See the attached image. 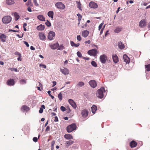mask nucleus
<instances>
[{
    "label": "nucleus",
    "instance_id": "13",
    "mask_svg": "<svg viewBox=\"0 0 150 150\" xmlns=\"http://www.w3.org/2000/svg\"><path fill=\"white\" fill-rule=\"evenodd\" d=\"M124 61L127 64L129 63L130 61V59L126 54H124L123 56Z\"/></svg>",
    "mask_w": 150,
    "mask_h": 150
},
{
    "label": "nucleus",
    "instance_id": "49",
    "mask_svg": "<svg viewBox=\"0 0 150 150\" xmlns=\"http://www.w3.org/2000/svg\"><path fill=\"white\" fill-rule=\"evenodd\" d=\"M14 54L15 55H18L19 56H20V57L21 56V54L20 53H19L18 52H17V51H16L15 52Z\"/></svg>",
    "mask_w": 150,
    "mask_h": 150
},
{
    "label": "nucleus",
    "instance_id": "14",
    "mask_svg": "<svg viewBox=\"0 0 150 150\" xmlns=\"http://www.w3.org/2000/svg\"><path fill=\"white\" fill-rule=\"evenodd\" d=\"M60 71L64 75H68L69 74V71L67 68H64L63 69L60 68Z\"/></svg>",
    "mask_w": 150,
    "mask_h": 150
},
{
    "label": "nucleus",
    "instance_id": "46",
    "mask_svg": "<svg viewBox=\"0 0 150 150\" xmlns=\"http://www.w3.org/2000/svg\"><path fill=\"white\" fill-rule=\"evenodd\" d=\"M60 109L63 112L65 111L66 110V108L63 106H61L60 107Z\"/></svg>",
    "mask_w": 150,
    "mask_h": 150
},
{
    "label": "nucleus",
    "instance_id": "63",
    "mask_svg": "<svg viewBox=\"0 0 150 150\" xmlns=\"http://www.w3.org/2000/svg\"><path fill=\"white\" fill-rule=\"evenodd\" d=\"M30 49L33 50H35V48L33 46H31L30 47Z\"/></svg>",
    "mask_w": 150,
    "mask_h": 150
},
{
    "label": "nucleus",
    "instance_id": "39",
    "mask_svg": "<svg viewBox=\"0 0 150 150\" xmlns=\"http://www.w3.org/2000/svg\"><path fill=\"white\" fill-rule=\"evenodd\" d=\"M76 15L77 16H78V20L79 22L80 21H81V19L82 17V16H81V15L80 14H79V13L77 14Z\"/></svg>",
    "mask_w": 150,
    "mask_h": 150
},
{
    "label": "nucleus",
    "instance_id": "44",
    "mask_svg": "<svg viewBox=\"0 0 150 150\" xmlns=\"http://www.w3.org/2000/svg\"><path fill=\"white\" fill-rule=\"evenodd\" d=\"M6 38V36L4 34H2L0 36V39H5Z\"/></svg>",
    "mask_w": 150,
    "mask_h": 150
},
{
    "label": "nucleus",
    "instance_id": "43",
    "mask_svg": "<svg viewBox=\"0 0 150 150\" xmlns=\"http://www.w3.org/2000/svg\"><path fill=\"white\" fill-rule=\"evenodd\" d=\"M77 54L78 56L80 58L82 57V55L80 52L78 51L77 52Z\"/></svg>",
    "mask_w": 150,
    "mask_h": 150
},
{
    "label": "nucleus",
    "instance_id": "29",
    "mask_svg": "<svg viewBox=\"0 0 150 150\" xmlns=\"http://www.w3.org/2000/svg\"><path fill=\"white\" fill-rule=\"evenodd\" d=\"M122 29V28L121 27H117L115 30L114 32L115 33H118Z\"/></svg>",
    "mask_w": 150,
    "mask_h": 150
},
{
    "label": "nucleus",
    "instance_id": "62",
    "mask_svg": "<svg viewBox=\"0 0 150 150\" xmlns=\"http://www.w3.org/2000/svg\"><path fill=\"white\" fill-rule=\"evenodd\" d=\"M52 83H53V85L52 86V87L54 86L55 85H56L57 83L55 81H53L52 82Z\"/></svg>",
    "mask_w": 150,
    "mask_h": 150
},
{
    "label": "nucleus",
    "instance_id": "15",
    "mask_svg": "<svg viewBox=\"0 0 150 150\" xmlns=\"http://www.w3.org/2000/svg\"><path fill=\"white\" fill-rule=\"evenodd\" d=\"M81 115L84 118L86 117L88 115V112L86 109H84L81 111Z\"/></svg>",
    "mask_w": 150,
    "mask_h": 150
},
{
    "label": "nucleus",
    "instance_id": "1",
    "mask_svg": "<svg viewBox=\"0 0 150 150\" xmlns=\"http://www.w3.org/2000/svg\"><path fill=\"white\" fill-rule=\"evenodd\" d=\"M106 93V91L103 87H102L100 89H98L96 93L97 97L100 99L103 97L104 94Z\"/></svg>",
    "mask_w": 150,
    "mask_h": 150
},
{
    "label": "nucleus",
    "instance_id": "17",
    "mask_svg": "<svg viewBox=\"0 0 150 150\" xmlns=\"http://www.w3.org/2000/svg\"><path fill=\"white\" fill-rule=\"evenodd\" d=\"M112 58L113 61L115 63H116L118 62V58L117 55L115 54L113 55L112 56Z\"/></svg>",
    "mask_w": 150,
    "mask_h": 150
},
{
    "label": "nucleus",
    "instance_id": "22",
    "mask_svg": "<svg viewBox=\"0 0 150 150\" xmlns=\"http://www.w3.org/2000/svg\"><path fill=\"white\" fill-rule=\"evenodd\" d=\"M39 37L40 38V39L42 40H45V36L43 33H40Z\"/></svg>",
    "mask_w": 150,
    "mask_h": 150
},
{
    "label": "nucleus",
    "instance_id": "54",
    "mask_svg": "<svg viewBox=\"0 0 150 150\" xmlns=\"http://www.w3.org/2000/svg\"><path fill=\"white\" fill-rule=\"evenodd\" d=\"M77 39L79 41H80L81 40V37L80 35H77Z\"/></svg>",
    "mask_w": 150,
    "mask_h": 150
},
{
    "label": "nucleus",
    "instance_id": "61",
    "mask_svg": "<svg viewBox=\"0 0 150 150\" xmlns=\"http://www.w3.org/2000/svg\"><path fill=\"white\" fill-rule=\"evenodd\" d=\"M23 34H22V35L21 36H20V35L18 34L16 35V36L18 37L19 38H22L23 36Z\"/></svg>",
    "mask_w": 150,
    "mask_h": 150
},
{
    "label": "nucleus",
    "instance_id": "6",
    "mask_svg": "<svg viewBox=\"0 0 150 150\" xmlns=\"http://www.w3.org/2000/svg\"><path fill=\"white\" fill-rule=\"evenodd\" d=\"M107 57L105 54L101 55L100 57V62L103 64H105L106 62Z\"/></svg>",
    "mask_w": 150,
    "mask_h": 150
},
{
    "label": "nucleus",
    "instance_id": "42",
    "mask_svg": "<svg viewBox=\"0 0 150 150\" xmlns=\"http://www.w3.org/2000/svg\"><path fill=\"white\" fill-rule=\"evenodd\" d=\"M146 73V76L147 79H149L150 78V74H149L148 73H147L145 71Z\"/></svg>",
    "mask_w": 150,
    "mask_h": 150
},
{
    "label": "nucleus",
    "instance_id": "51",
    "mask_svg": "<svg viewBox=\"0 0 150 150\" xmlns=\"http://www.w3.org/2000/svg\"><path fill=\"white\" fill-rule=\"evenodd\" d=\"M9 32H11L12 31L14 32H18L19 31L18 30H12V29H9L8 30Z\"/></svg>",
    "mask_w": 150,
    "mask_h": 150
},
{
    "label": "nucleus",
    "instance_id": "56",
    "mask_svg": "<svg viewBox=\"0 0 150 150\" xmlns=\"http://www.w3.org/2000/svg\"><path fill=\"white\" fill-rule=\"evenodd\" d=\"M50 130V127L49 126H47L45 129V131L46 132Z\"/></svg>",
    "mask_w": 150,
    "mask_h": 150
},
{
    "label": "nucleus",
    "instance_id": "33",
    "mask_svg": "<svg viewBox=\"0 0 150 150\" xmlns=\"http://www.w3.org/2000/svg\"><path fill=\"white\" fill-rule=\"evenodd\" d=\"M6 3L9 5H12L14 4V2L12 0H6Z\"/></svg>",
    "mask_w": 150,
    "mask_h": 150
},
{
    "label": "nucleus",
    "instance_id": "3",
    "mask_svg": "<svg viewBox=\"0 0 150 150\" xmlns=\"http://www.w3.org/2000/svg\"><path fill=\"white\" fill-rule=\"evenodd\" d=\"M55 6L57 8L63 9L65 8L64 5L61 2H58L55 4Z\"/></svg>",
    "mask_w": 150,
    "mask_h": 150
},
{
    "label": "nucleus",
    "instance_id": "5",
    "mask_svg": "<svg viewBox=\"0 0 150 150\" xmlns=\"http://www.w3.org/2000/svg\"><path fill=\"white\" fill-rule=\"evenodd\" d=\"M88 53L91 56H95L97 54V50L96 49L89 50L88 52Z\"/></svg>",
    "mask_w": 150,
    "mask_h": 150
},
{
    "label": "nucleus",
    "instance_id": "16",
    "mask_svg": "<svg viewBox=\"0 0 150 150\" xmlns=\"http://www.w3.org/2000/svg\"><path fill=\"white\" fill-rule=\"evenodd\" d=\"M89 33V32L87 30H83L82 32L81 35L82 36L84 37H86L88 35Z\"/></svg>",
    "mask_w": 150,
    "mask_h": 150
},
{
    "label": "nucleus",
    "instance_id": "36",
    "mask_svg": "<svg viewBox=\"0 0 150 150\" xmlns=\"http://www.w3.org/2000/svg\"><path fill=\"white\" fill-rule=\"evenodd\" d=\"M45 24L48 27H50L51 25V23L47 20V22L45 23Z\"/></svg>",
    "mask_w": 150,
    "mask_h": 150
},
{
    "label": "nucleus",
    "instance_id": "37",
    "mask_svg": "<svg viewBox=\"0 0 150 150\" xmlns=\"http://www.w3.org/2000/svg\"><path fill=\"white\" fill-rule=\"evenodd\" d=\"M64 49V47L63 45L62 44L61 45L60 44L59 47L57 48V50H62Z\"/></svg>",
    "mask_w": 150,
    "mask_h": 150
},
{
    "label": "nucleus",
    "instance_id": "35",
    "mask_svg": "<svg viewBox=\"0 0 150 150\" xmlns=\"http://www.w3.org/2000/svg\"><path fill=\"white\" fill-rule=\"evenodd\" d=\"M9 70H11V71H14L15 72H19V70H17V69L15 68H9Z\"/></svg>",
    "mask_w": 150,
    "mask_h": 150
},
{
    "label": "nucleus",
    "instance_id": "27",
    "mask_svg": "<svg viewBox=\"0 0 150 150\" xmlns=\"http://www.w3.org/2000/svg\"><path fill=\"white\" fill-rule=\"evenodd\" d=\"M48 16L52 18H53L54 13L52 11H50L47 13Z\"/></svg>",
    "mask_w": 150,
    "mask_h": 150
},
{
    "label": "nucleus",
    "instance_id": "64",
    "mask_svg": "<svg viewBox=\"0 0 150 150\" xmlns=\"http://www.w3.org/2000/svg\"><path fill=\"white\" fill-rule=\"evenodd\" d=\"M21 57L19 56L18 57L17 59L18 60V61H21L22 59H21Z\"/></svg>",
    "mask_w": 150,
    "mask_h": 150
},
{
    "label": "nucleus",
    "instance_id": "55",
    "mask_svg": "<svg viewBox=\"0 0 150 150\" xmlns=\"http://www.w3.org/2000/svg\"><path fill=\"white\" fill-rule=\"evenodd\" d=\"M23 42L24 43V44H25V45L27 47H29V45L28 43L26 42V41H24Z\"/></svg>",
    "mask_w": 150,
    "mask_h": 150
},
{
    "label": "nucleus",
    "instance_id": "18",
    "mask_svg": "<svg viewBox=\"0 0 150 150\" xmlns=\"http://www.w3.org/2000/svg\"><path fill=\"white\" fill-rule=\"evenodd\" d=\"M59 44L58 42H57L56 43H54L52 45H50L51 48L53 50H55L59 47Z\"/></svg>",
    "mask_w": 150,
    "mask_h": 150
},
{
    "label": "nucleus",
    "instance_id": "23",
    "mask_svg": "<svg viewBox=\"0 0 150 150\" xmlns=\"http://www.w3.org/2000/svg\"><path fill=\"white\" fill-rule=\"evenodd\" d=\"M74 142L73 141L71 140H69L67 141L65 144L66 146L67 147H68L70 145L74 143Z\"/></svg>",
    "mask_w": 150,
    "mask_h": 150
},
{
    "label": "nucleus",
    "instance_id": "47",
    "mask_svg": "<svg viewBox=\"0 0 150 150\" xmlns=\"http://www.w3.org/2000/svg\"><path fill=\"white\" fill-rule=\"evenodd\" d=\"M39 66L40 67H42L44 69H45L46 68V66L45 65L41 64H39Z\"/></svg>",
    "mask_w": 150,
    "mask_h": 150
},
{
    "label": "nucleus",
    "instance_id": "2",
    "mask_svg": "<svg viewBox=\"0 0 150 150\" xmlns=\"http://www.w3.org/2000/svg\"><path fill=\"white\" fill-rule=\"evenodd\" d=\"M76 126L75 123H72L67 127V130L68 133H70L76 129Z\"/></svg>",
    "mask_w": 150,
    "mask_h": 150
},
{
    "label": "nucleus",
    "instance_id": "48",
    "mask_svg": "<svg viewBox=\"0 0 150 150\" xmlns=\"http://www.w3.org/2000/svg\"><path fill=\"white\" fill-rule=\"evenodd\" d=\"M104 24V23L103 22H102L101 24H100L98 26V29L99 30H100V29L102 28V27Z\"/></svg>",
    "mask_w": 150,
    "mask_h": 150
},
{
    "label": "nucleus",
    "instance_id": "60",
    "mask_svg": "<svg viewBox=\"0 0 150 150\" xmlns=\"http://www.w3.org/2000/svg\"><path fill=\"white\" fill-rule=\"evenodd\" d=\"M90 43H91V41L90 40H88L87 41H86L85 42V43H86V44L88 43V44H90Z\"/></svg>",
    "mask_w": 150,
    "mask_h": 150
},
{
    "label": "nucleus",
    "instance_id": "50",
    "mask_svg": "<svg viewBox=\"0 0 150 150\" xmlns=\"http://www.w3.org/2000/svg\"><path fill=\"white\" fill-rule=\"evenodd\" d=\"M55 142L54 140H53L51 142V147H54V145L55 144Z\"/></svg>",
    "mask_w": 150,
    "mask_h": 150
},
{
    "label": "nucleus",
    "instance_id": "31",
    "mask_svg": "<svg viewBox=\"0 0 150 150\" xmlns=\"http://www.w3.org/2000/svg\"><path fill=\"white\" fill-rule=\"evenodd\" d=\"M14 15L16 21H17L20 18V16L17 12H15L14 13Z\"/></svg>",
    "mask_w": 150,
    "mask_h": 150
},
{
    "label": "nucleus",
    "instance_id": "32",
    "mask_svg": "<svg viewBox=\"0 0 150 150\" xmlns=\"http://www.w3.org/2000/svg\"><path fill=\"white\" fill-rule=\"evenodd\" d=\"M84 85L85 83L84 82L82 81H80L77 83V86L78 87H82Z\"/></svg>",
    "mask_w": 150,
    "mask_h": 150
},
{
    "label": "nucleus",
    "instance_id": "9",
    "mask_svg": "<svg viewBox=\"0 0 150 150\" xmlns=\"http://www.w3.org/2000/svg\"><path fill=\"white\" fill-rule=\"evenodd\" d=\"M90 86L93 88H95L97 86L96 82L95 80H90L88 82Z\"/></svg>",
    "mask_w": 150,
    "mask_h": 150
},
{
    "label": "nucleus",
    "instance_id": "57",
    "mask_svg": "<svg viewBox=\"0 0 150 150\" xmlns=\"http://www.w3.org/2000/svg\"><path fill=\"white\" fill-rule=\"evenodd\" d=\"M43 110L42 108H40L39 110V112L40 113H42L43 112Z\"/></svg>",
    "mask_w": 150,
    "mask_h": 150
},
{
    "label": "nucleus",
    "instance_id": "8",
    "mask_svg": "<svg viewBox=\"0 0 150 150\" xmlns=\"http://www.w3.org/2000/svg\"><path fill=\"white\" fill-rule=\"evenodd\" d=\"M89 6L91 8L95 9L98 7V5L96 3L92 1L89 3Z\"/></svg>",
    "mask_w": 150,
    "mask_h": 150
},
{
    "label": "nucleus",
    "instance_id": "20",
    "mask_svg": "<svg viewBox=\"0 0 150 150\" xmlns=\"http://www.w3.org/2000/svg\"><path fill=\"white\" fill-rule=\"evenodd\" d=\"M45 27V25L40 24L37 27V29L38 30L42 31L44 30Z\"/></svg>",
    "mask_w": 150,
    "mask_h": 150
},
{
    "label": "nucleus",
    "instance_id": "10",
    "mask_svg": "<svg viewBox=\"0 0 150 150\" xmlns=\"http://www.w3.org/2000/svg\"><path fill=\"white\" fill-rule=\"evenodd\" d=\"M15 83V81L13 79H10L7 81L6 84L8 86H13Z\"/></svg>",
    "mask_w": 150,
    "mask_h": 150
},
{
    "label": "nucleus",
    "instance_id": "45",
    "mask_svg": "<svg viewBox=\"0 0 150 150\" xmlns=\"http://www.w3.org/2000/svg\"><path fill=\"white\" fill-rule=\"evenodd\" d=\"M47 93L49 96H50L52 99H54V96L51 94V91H47Z\"/></svg>",
    "mask_w": 150,
    "mask_h": 150
},
{
    "label": "nucleus",
    "instance_id": "34",
    "mask_svg": "<svg viewBox=\"0 0 150 150\" xmlns=\"http://www.w3.org/2000/svg\"><path fill=\"white\" fill-rule=\"evenodd\" d=\"M146 68L145 71H150V64L145 65Z\"/></svg>",
    "mask_w": 150,
    "mask_h": 150
},
{
    "label": "nucleus",
    "instance_id": "4",
    "mask_svg": "<svg viewBox=\"0 0 150 150\" xmlns=\"http://www.w3.org/2000/svg\"><path fill=\"white\" fill-rule=\"evenodd\" d=\"M11 19L12 18L11 16H8L4 17L2 20L4 23H8L11 22Z\"/></svg>",
    "mask_w": 150,
    "mask_h": 150
},
{
    "label": "nucleus",
    "instance_id": "24",
    "mask_svg": "<svg viewBox=\"0 0 150 150\" xmlns=\"http://www.w3.org/2000/svg\"><path fill=\"white\" fill-rule=\"evenodd\" d=\"M37 18L38 19L41 21H45V18L42 15H40L38 16Z\"/></svg>",
    "mask_w": 150,
    "mask_h": 150
},
{
    "label": "nucleus",
    "instance_id": "11",
    "mask_svg": "<svg viewBox=\"0 0 150 150\" xmlns=\"http://www.w3.org/2000/svg\"><path fill=\"white\" fill-rule=\"evenodd\" d=\"M30 110V108L27 105H24L22 106L21 108V111L24 112H27Z\"/></svg>",
    "mask_w": 150,
    "mask_h": 150
},
{
    "label": "nucleus",
    "instance_id": "38",
    "mask_svg": "<svg viewBox=\"0 0 150 150\" xmlns=\"http://www.w3.org/2000/svg\"><path fill=\"white\" fill-rule=\"evenodd\" d=\"M58 97L60 101H61L62 100V94L61 93H59L58 94Z\"/></svg>",
    "mask_w": 150,
    "mask_h": 150
},
{
    "label": "nucleus",
    "instance_id": "26",
    "mask_svg": "<svg viewBox=\"0 0 150 150\" xmlns=\"http://www.w3.org/2000/svg\"><path fill=\"white\" fill-rule=\"evenodd\" d=\"M64 137L65 138L67 139H72L73 137L70 134H66L64 136Z\"/></svg>",
    "mask_w": 150,
    "mask_h": 150
},
{
    "label": "nucleus",
    "instance_id": "52",
    "mask_svg": "<svg viewBox=\"0 0 150 150\" xmlns=\"http://www.w3.org/2000/svg\"><path fill=\"white\" fill-rule=\"evenodd\" d=\"M38 138L36 137H34L33 138V141L35 142H36L38 141Z\"/></svg>",
    "mask_w": 150,
    "mask_h": 150
},
{
    "label": "nucleus",
    "instance_id": "28",
    "mask_svg": "<svg viewBox=\"0 0 150 150\" xmlns=\"http://www.w3.org/2000/svg\"><path fill=\"white\" fill-rule=\"evenodd\" d=\"M146 23V21L144 19L141 20L139 22V26L142 27Z\"/></svg>",
    "mask_w": 150,
    "mask_h": 150
},
{
    "label": "nucleus",
    "instance_id": "12",
    "mask_svg": "<svg viewBox=\"0 0 150 150\" xmlns=\"http://www.w3.org/2000/svg\"><path fill=\"white\" fill-rule=\"evenodd\" d=\"M68 101L70 104L74 108H76L77 106L76 104L73 100L72 99H69L68 100Z\"/></svg>",
    "mask_w": 150,
    "mask_h": 150
},
{
    "label": "nucleus",
    "instance_id": "59",
    "mask_svg": "<svg viewBox=\"0 0 150 150\" xmlns=\"http://www.w3.org/2000/svg\"><path fill=\"white\" fill-rule=\"evenodd\" d=\"M27 10H28V11L30 12H31L32 11V10L31 9V8L30 7H28V8H27Z\"/></svg>",
    "mask_w": 150,
    "mask_h": 150
},
{
    "label": "nucleus",
    "instance_id": "53",
    "mask_svg": "<svg viewBox=\"0 0 150 150\" xmlns=\"http://www.w3.org/2000/svg\"><path fill=\"white\" fill-rule=\"evenodd\" d=\"M33 2L35 4V5L37 6H38L39 4L37 3V1L36 0H33Z\"/></svg>",
    "mask_w": 150,
    "mask_h": 150
},
{
    "label": "nucleus",
    "instance_id": "30",
    "mask_svg": "<svg viewBox=\"0 0 150 150\" xmlns=\"http://www.w3.org/2000/svg\"><path fill=\"white\" fill-rule=\"evenodd\" d=\"M70 44L72 47H78L79 45V43L75 44L73 41L70 42Z\"/></svg>",
    "mask_w": 150,
    "mask_h": 150
},
{
    "label": "nucleus",
    "instance_id": "25",
    "mask_svg": "<svg viewBox=\"0 0 150 150\" xmlns=\"http://www.w3.org/2000/svg\"><path fill=\"white\" fill-rule=\"evenodd\" d=\"M91 110L92 113L95 114L97 110V106L95 105H93L91 108Z\"/></svg>",
    "mask_w": 150,
    "mask_h": 150
},
{
    "label": "nucleus",
    "instance_id": "58",
    "mask_svg": "<svg viewBox=\"0 0 150 150\" xmlns=\"http://www.w3.org/2000/svg\"><path fill=\"white\" fill-rule=\"evenodd\" d=\"M55 119L54 120V121L55 122H57L58 121V118L57 116H55L54 117Z\"/></svg>",
    "mask_w": 150,
    "mask_h": 150
},
{
    "label": "nucleus",
    "instance_id": "21",
    "mask_svg": "<svg viewBox=\"0 0 150 150\" xmlns=\"http://www.w3.org/2000/svg\"><path fill=\"white\" fill-rule=\"evenodd\" d=\"M118 45L119 48L121 50H122L125 48L124 45L121 41L118 42Z\"/></svg>",
    "mask_w": 150,
    "mask_h": 150
},
{
    "label": "nucleus",
    "instance_id": "7",
    "mask_svg": "<svg viewBox=\"0 0 150 150\" xmlns=\"http://www.w3.org/2000/svg\"><path fill=\"white\" fill-rule=\"evenodd\" d=\"M55 33L53 31H51L48 33V38L50 40H52L54 39V37L55 36Z\"/></svg>",
    "mask_w": 150,
    "mask_h": 150
},
{
    "label": "nucleus",
    "instance_id": "41",
    "mask_svg": "<svg viewBox=\"0 0 150 150\" xmlns=\"http://www.w3.org/2000/svg\"><path fill=\"white\" fill-rule=\"evenodd\" d=\"M91 64L94 67H96L97 66L96 63L94 61H92Z\"/></svg>",
    "mask_w": 150,
    "mask_h": 150
},
{
    "label": "nucleus",
    "instance_id": "19",
    "mask_svg": "<svg viewBox=\"0 0 150 150\" xmlns=\"http://www.w3.org/2000/svg\"><path fill=\"white\" fill-rule=\"evenodd\" d=\"M137 145V143L134 140H132L129 143V145L131 148L135 147Z\"/></svg>",
    "mask_w": 150,
    "mask_h": 150
},
{
    "label": "nucleus",
    "instance_id": "40",
    "mask_svg": "<svg viewBox=\"0 0 150 150\" xmlns=\"http://www.w3.org/2000/svg\"><path fill=\"white\" fill-rule=\"evenodd\" d=\"M20 83L21 84H23L26 83V81L24 79H22L20 81Z\"/></svg>",
    "mask_w": 150,
    "mask_h": 150
}]
</instances>
